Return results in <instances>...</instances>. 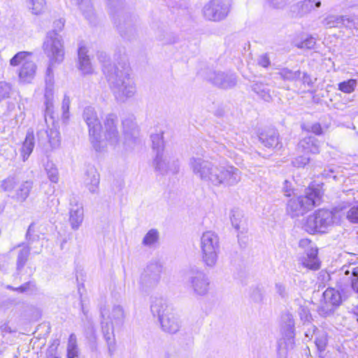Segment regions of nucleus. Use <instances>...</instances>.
Returning <instances> with one entry per match:
<instances>
[{
    "label": "nucleus",
    "mask_w": 358,
    "mask_h": 358,
    "mask_svg": "<svg viewBox=\"0 0 358 358\" xmlns=\"http://www.w3.org/2000/svg\"><path fill=\"white\" fill-rule=\"evenodd\" d=\"M18 180L15 176H8L1 182V188L6 192H12L17 184Z\"/></svg>",
    "instance_id": "obj_41"
},
{
    "label": "nucleus",
    "mask_w": 358,
    "mask_h": 358,
    "mask_svg": "<svg viewBox=\"0 0 358 358\" xmlns=\"http://www.w3.org/2000/svg\"><path fill=\"white\" fill-rule=\"evenodd\" d=\"M70 99L67 95H64L63 101H62V110L63 111V118L64 119H68L69 118V106H70Z\"/></svg>",
    "instance_id": "obj_51"
},
{
    "label": "nucleus",
    "mask_w": 358,
    "mask_h": 358,
    "mask_svg": "<svg viewBox=\"0 0 358 358\" xmlns=\"http://www.w3.org/2000/svg\"><path fill=\"white\" fill-rule=\"evenodd\" d=\"M298 150L303 153L317 154L320 152L318 140L313 136H308L299 141Z\"/></svg>",
    "instance_id": "obj_24"
},
{
    "label": "nucleus",
    "mask_w": 358,
    "mask_h": 358,
    "mask_svg": "<svg viewBox=\"0 0 358 358\" xmlns=\"http://www.w3.org/2000/svg\"><path fill=\"white\" fill-rule=\"evenodd\" d=\"M326 28L346 27V16L329 15L322 21Z\"/></svg>",
    "instance_id": "obj_32"
},
{
    "label": "nucleus",
    "mask_w": 358,
    "mask_h": 358,
    "mask_svg": "<svg viewBox=\"0 0 358 358\" xmlns=\"http://www.w3.org/2000/svg\"><path fill=\"white\" fill-rule=\"evenodd\" d=\"M29 55V52H19L10 60V64L14 66L22 63L18 71L19 79L22 83H29L36 76L37 66L33 61L27 59Z\"/></svg>",
    "instance_id": "obj_12"
},
{
    "label": "nucleus",
    "mask_w": 358,
    "mask_h": 358,
    "mask_svg": "<svg viewBox=\"0 0 358 358\" xmlns=\"http://www.w3.org/2000/svg\"><path fill=\"white\" fill-rule=\"evenodd\" d=\"M45 169L49 180L52 182L57 183L59 180V173L55 165L52 162H48Z\"/></svg>",
    "instance_id": "obj_40"
},
{
    "label": "nucleus",
    "mask_w": 358,
    "mask_h": 358,
    "mask_svg": "<svg viewBox=\"0 0 358 358\" xmlns=\"http://www.w3.org/2000/svg\"><path fill=\"white\" fill-rule=\"evenodd\" d=\"M185 284L194 294L205 296L210 290V281L201 268L193 266L186 272Z\"/></svg>",
    "instance_id": "obj_9"
},
{
    "label": "nucleus",
    "mask_w": 358,
    "mask_h": 358,
    "mask_svg": "<svg viewBox=\"0 0 358 358\" xmlns=\"http://www.w3.org/2000/svg\"><path fill=\"white\" fill-rule=\"evenodd\" d=\"M346 218L352 223L358 224V205L352 206L347 211Z\"/></svg>",
    "instance_id": "obj_48"
},
{
    "label": "nucleus",
    "mask_w": 358,
    "mask_h": 358,
    "mask_svg": "<svg viewBox=\"0 0 358 358\" xmlns=\"http://www.w3.org/2000/svg\"><path fill=\"white\" fill-rule=\"evenodd\" d=\"M45 117L50 115L52 118V108H53V99H54V86L45 85Z\"/></svg>",
    "instance_id": "obj_31"
},
{
    "label": "nucleus",
    "mask_w": 358,
    "mask_h": 358,
    "mask_svg": "<svg viewBox=\"0 0 358 358\" xmlns=\"http://www.w3.org/2000/svg\"><path fill=\"white\" fill-rule=\"evenodd\" d=\"M163 266L158 261L150 262L141 273L139 280L140 289L143 292L154 289L159 283Z\"/></svg>",
    "instance_id": "obj_11"
},
{
    "label": "nucleus",
    "mask_w": 358,
    "mask_h": 358,
    "mask_svg": "<svg viewBox=\"0 0 358 358\" xmlns=\"http://www.w3.org/2000/svg\"><path fill=\"white\" fill-rule=\"evenodd\" d=\"M30 251L31 248L29 245L24 247L19 251L16 262V269L18 273H20L26 264L30 254Z\"/></svg>",
    "instance_id": "obj_34"
},
{
    "label": "nucleus",
    "mask_w": 358,
    "mask_h": 358,
    "mask_svg": "<svg viewBox=\"0 0 358 358\" xmlns=\"http://www.w3.org/2000/svg\"><path fill=\"white\" fill-rule=\"evenodd\" d=\"M310 131L316 135H320L322 133V129L319 123L313 124Z\"/></svg>",
    "instance_id": "obj_62"
},
{
    "label": "nucleus",
    "mask_w": 358,
    "mask_h": 358,
    "mask_svg": "<svg viewBox=\"0 0 358 358\" xmlns=\"http://www.w3.org/2000/svg\"><path fill=\"white\" fill-rule=\"evenodd\" d=\"M103 320L101 322L102 332L108 345V353L112 357L115 351V338L113 333V325L122 326L124 323L125 314L121 306H114L110 313L106 309L101 310Z\"/></svg>",
    "instance_id": "obj_4"
},
{
    "label": "nucleus",
    "mask_w": 358,
    "mask_h": 358,
    "mask_svg": "<svg viewBox=\"0 0 358 358\" xmlns=\"http://www.w3.org/2000/svg\"><path fill=\"white\" fill-rule=\"evenodd\" d=\"M150 310L155 317H157L164 331L176 334L180 328L178 317L172 312L162 298L155 299L151 303Z\"/></svg>",
    "instance_id": "obj_5"
},
{
    "label": "nucleus",
    "mask_w": 358,
    "mask_h": 358,
    "mask_svg": "<svg viewBox=\"0 0 358 358\" xmlns=\"http://www.w3.org/2000/svg\"><path fill=\"white\" fill-rule=\"evenodd\" d=\"M12 91L11 85L6 82H0V101L7 99L10 96Z\"/></svg>",
    "instance_id": "obj_46"
},
{
    "label": "nucleus",
    "mask_w": 358,
    "mask_h": 358,
    "mask_svg": "<svg viewBox=\"0 0 358 358\" xmlns=\"http://www.w3.org/2000/svg\"><path fill=\"white\" fill-rule=\"evenodd\" d=\"M33 181L26 180L22 182L15 190L12 198L17 202H24L28 198L33 188Z\"/></svg>",
    "instance_id": "obj_27"
},
{
    "label": "nucleus",
    "mask_w": 358,
    "mask_h": 358,
    "mask_svg": "<svg viewBox=\"0 0 358 358\" xmlns=\"http://www.w3.org/2000/svg\"><path fill=\"white\" fill-rule=\"evenodd\" d=\"M118 118L114 113L107 114L103 120V126L101 127V136L111 145H116L119 142V131L117 129Z\"/></svg>",
    "instance_id": "obj_13"
},
{
    "label": "nucleus",
    "mask_w": 358,
    "mask_h": 358,
    "mask_svg": "<svg viewBox=\"0 0 358 358\" xmlns=\"http://www.w3.org/2000/svg\"><path fill=\"white\" fill-rule=\"evenodd\" d=\"M31 282H26L17 288H13L14 290H17L21 293L26 292L29 290Z\"/></svg>",
    "instance_id": "obj_64"
},
{
    "label": "nucleus",
    "mask_w": 358,
    "mask_h": 358,
    "mask_svg": "<svg viewBox=\"0 0 358 358\" xmlns=\"http://www.w3.org/2000/svg\"><path fill=\"white\" fill-rule=\"evenodd\" d=\"M207 79L213 85L227 89L236 85V76L232 73H225L222 71H210L207 76Z\"/></svg>",
    "instance_id": "obj_16"
},
{
    "label": "nucleus",
    "mask_w": 358,
    "mask_h": 358,
    "mask_svg": "<svg viewBox=\"0 0 358 358\" xmlns=\"http://www.w3.org/2000/svg\"><path fill=\"white\" fill-rule=\"evenodd\" d=\"M257 63L259 66L267 68L270 64V59L266 54L260 55L257 59Z\"/></svg>",
    "instance_id": "obj_55"
},
{
    "label": "nucleus",
    "mask_w": 358,
    "mask_h": 358,
    "mask_svg": "<svg viewBox=\"0 0 358 358\" xmlns=\"http://www.w3.org/2000/svg\"><path fill=\"white\" fill-rule=\"evenodd\" d=\"M71 208L69 211V222L73 229L77 230L83 221V207L81 203L76 202L75 205L71 201Z\"/></svg>",
    "instance_id": "obj_23"
},
{
    "label": "nucleus",
    "mask_w": 358,
    "mask_h": 358,
    "mask_svg": "<svg viewBox=\"0 0 358 358\" xmlns=\"http://www.w3.org/2000/svg\"><path fill=\"white\" fill-rule=\"evenodd\" d=\"M251 297L255 301L259 302L262 300L263 295L259 289H255L253 290Z\"/></svg>",
    "instance_id": "obj_60"
},
{
    "label": "nucleus",
    "mask_w": 358,
    "mask_h": 358,
    "mask_svg": "<svg viewBox=\"0 0 358 358\" xmlns=\"http://www.w3.org/2000/svg\"><path fill=\"white\" fill-rule=\"evenodd\" d=\"M315 45V40L313 37H309L305 41L301 43V45L299 46L301 48H307L312 49L314 48Z\"/></svg>",
    "instance_id": "obj_56"
},
{
    "label": "nucleus",
    "mask_w": 358,
    "mask_h": 358,
    "mask_svg": "<svg viewBox=\"0 0 358 358\" xmlns=\"http://www.w3.org/2000/svg\"><path fill=\"white\" fill-rule=\"evenodd\" d=\"M346 27L358 29V17L346 16Z\"/></svg>",
    "instance_id": "obj_54"
},
{
    "label": "nucleus",
    "mask_w": 358,
    "mask_h": 358,
    "mask_svg": "<svg viewBox=\"0 0 358 358\" xmlns=\"http://www.w3.org/2000/svg\"><path fill=\"white\" fill-rule=\"evenodd\" d=\"M338 213L337 208L334 210L319 209L307 217L303 228L309 234L325 233L338 221Z\"/></svg>",
    "instance_id": "obj_6"
},
{
    "label": "nucleus",
    "mask_w": 358,
    "mask_h": 358,
    "mask_svg": "<svg viewBox=\"0 0 358 358\" xmlns=\"http://www.w3.org/2000/svg\"><path fill=\"white\" fill-rule=\"evenodd\" d=\"M159 240V232L157 229H152L145 235L142 244L145 246H152Z\"/></svg>",
    "instance_id": "obj_39"
},
{
    "label": "nucleus",
    "mask_w": 358,
    "mask_h": 358,
    "mask_svg": "<svg viewBox=\"0 0 358 358\" xmlns=\"http://www.w3.org/2000/svg\"><path fill=\"white\" fill-rule=\"evenodd\" d=\"M301 81L303 84L307 85L308 87H312L314 84V81L310 77V75H308L307 73H303V77L301 78Z\"/></svg>",
    "instance_id": "obj_58"
},
{
    "label": "nucleus",
    "mask_w": 358,
    "mask_h": 358,
    "mask_svg": "<svg viewBox=\"0 0 358 358\" xmlns=\"http://www.w3.org/2000/svg\"><path fill=\"white\" fill-rule=\"evenodd\" d=\"M232 226L239 230L244 224V219L242 213L238 210H233L230 217Z\"/></svg>",
    "instance_id": "obj_42"
},
{
    "label": "nucleus",
    "mask_w": 358,
    "mask_h": 358,
    "mask_svg": "<svg viewBox=\"0 0 358 358\" xmlns=\"http://www.w3.org/2000/svg\"><path fill=\"white\" fill-rule=\"evenodd\" d=\"M161 164L165 168V169L161 170L157 167L155 157L153 160V166H155L156 171H158L162 175L168 173L176 174L178 172L180 165L178 159L164 155V153L161 154Z\"/></svg>",
    "instance_id": "obj_19"
},
{
    "label": "nucleus",
    "mask_w": 358,
    "mask_h": 358,
    "mask_svg": "<svg viewBox=\"0 0 358 358\" xmlns=\"http://www.w3.org/2000/svg\"><path fill=\"white\" fill-rule=\"evenodd\" d=\"M299 247L304 248L307 252V251L310 250L311 247H315V245L310 240L304 238L299 241Z\"/></svg>",
    "instance_id": "obj_57"
},
{
    "label": "nucleus",
    "mask_w": 358,
    "mask_h": 358,
    "mask_svg": "<svg viewBox=\"0 0 358 358\" xmlns=\"http://www.w3.org/2000/svg\"><path fill=\"white\" fill-rule=\"evenodd\" d=\"M324 305L321 306L320 313L325 315H331L334 311V308L341 305L343 300L336 288H327L323 293Z\"/></svg>",
    "instance_id": "obj_15"
},
{
    "label": "nucleus",
    "mask_w": 358,
    "mask_h": 358,
    "mask_svg": "<svg viewBox=\"0 0 358 358\" xmlns=\"http://www.w3.org/2000/svg\"><path fill=\"white\" fill-rule=\"evenodd\" d=\"M275 289L276 294L279 296L281 300L285 302L289 301L291 296V292L289 286L283 282H276L275 285Z\"/></svg>",
    "instance_id": "obj_37"
},
{
    "label": "nucleus",
    "mask_w": 358,
    "mask_h": 358,
    "mask_svg": "<svg viewBox=\"0 0 358 358\" xmlns=\"http://www.w3.org/2000/svg\"><path fill=\"white\" fill-rule=\"evenodd\" d=\"M336 290L339 293L343 301L347 300L352 294L350 285L342 284L341 282L337 285Z\"/></svg>",
    "instance_id": "obj_44"
},
{
    "label": "nucleus",
    "mask_w": 358,
    "mask_h": 358,
    "mask_svg": "<svg viewBox=\"0 0 358 358\" xmlns=\"http://www.w3.org/2000/svg\"><path fill=\"white\" fill-rule=\"evenodd\" d=\"M252 90L266 101H270L271 96L268 87L263 83H256L252 85Z\"/></svg>",
    "instance_id": "obj_36"
},
{
    "label": "nucleus",
    "mask_w": 358,
    "mask_h": 358,
    "mask_svg": "<svg viewBox=\"0 0 358 358\" xmlns=\"http://www.w3.org/2000/svg\"><path fill=\"white\" fill-rule=\"evenodd\" d=\"M78 61L89 57L87 55V50L85 46H80L78 51Z\"/></svg>",
    "instance_id": "obj_59"
},
{
    "label": "nucleus",
    "mask_w": 358,
    "mask_h": 358,
    "mask_svg": "<svg viewBox=\"0 0 358 358\" xmlns=\"http://www.w3.org/2000/svg\"><path fill=\"white\" fill-rule=\"evenodd\" d=\"M124 57H126L125 55H123L120 57V61H118L117 63H114L113 65L110 63L109 58L107 55V54L104 52H97V58L99 60L101 63L103 64V71L104 72L105 66H107L108 69L110 67H113L115 65H119V63L121 62V59Z\"/></svg>",
    "instance_id": "obj_45"
},
{
    "label": "nucleus",
    "mask_w": 358,
    "mask_h": 358,
    "mask_svg": "<svg viewBox=\"0 0 358 358\" xmlns=\"http://www.w3.org/2000/svg\"><path fill=\"white\" fill-rule=\"evenodd\" d=\"M320 0H303L291 6V11L298 17H303L321 6Z\"/></svg>",
    "instance_id": "obj_18"
},
{
    "label": "nucleus",
    "mask_w": 358,
    "mask_h": 358,
    "mask_svg": "<svg viewBox=\"0 0 358 358\" xmlns=\"http://www.w3.org/2000/svg\"><path fill=\"white\" fill-rule=\"evenodd\" d=\"M85 17L92 23L95 21V14L91 0H75Z\"/></svg>",
    "instance_id": "obj_29"
},
{
    "label": "nucleus",
    "mask_w": 358,
    "mask_h": 358,
    "mask_svg": "<svg viewBox=\"0 0 358 358\" xmlns=\"http://www.w3.org/2000/svg\"><path fill=\"white\" fill-rule=\"evenodd\" d=\"M152 141V148L155 152L156 164L159 169L164 170L165 168L161 164V154L164 153V142L163 138V132L159 131L157 134H152L150 136Z\"/></svg>",
    "instance_id": "obj_20"
},
{
    "label": "nucleus",
    "mask_w": 358,
    "mask_h": 358,
    "mask_svg": "<svg viewBox=\"0 0 358 358\" xmlns=\"http://www.w3.org/2000/svg\"><path fill=\"white\" fill-rule=\"evenodd\" d=\"M310 162V158L306 156H299L294 158L292 163L295 167H304Z\"/></svg>",
    "instance_id": "obj_49"
},
{
    "label": "nucleus",
    "mask_w": 358,
    "mask_h": 358,
    "mask_svg": "<svg viewBox=\"0 0 358 358\" xmlns=\"http://www.w3.org/2000/svg\"><path fill=\"white\" fill-rule=\"evenodd\" d=\"M78 68L84 74L91 73L92 67L90 57L78 61Z\"/></svg>",
    "instance_id": "obj_47"
},
{
    "label": "nucleus",
    "mask_w": 358,
    "mask_h": 358,
    "mask_svg": "<svg viewBox=\"0 0 358 358\" xmlns=\"http://www.w3.org/2000/svg\"><path fill=\"white\" fill-rule=\"evenodd\" d=\"M78 355L79 349L77 343V338L74 334H71L68 340L66 357L67 358H76Z\"/></svg>",
    "instance_id": "obj_33"
},
{
    "label": "nucleus",
    "mask_w": 358,
    "mask_h": 358,
    "mask_svg": "<svg viewBox=\"0 0 358 358\" xmlns=\"http://www.w3.org/2000/svg\"><path fill=\"white\" fill-rule=\"evenodd\" d=\"M43 48L45 54L49 58V65L45 76V85L54 86L53 69L55 64L61 63L64 57L62 36L55 30L49 31L43 42Z\"/></svg>",
    "instance_id": "obj_3"
},
{
    "label": "nucleus",
    "mask_w": 358,
    "mask_h": 358,
    "mask_svg": "<svg viewBox=\"0 0 358 358\" xmlns=\"http://www.w3.org/2000/svg\"><path fill=\"white\" fill-rule=\"evenodd\" d=\"M37 136L40 143H43L48 140L52 148L59 147L60 144L59 132L55 127L47 130L41 129L38 131Z\"/></svg>",
    "instance_id": "obj_21"
},
{
    "label": "nucleus",
    "mask_w": 358,
    "mask_h": 358,
    "mask_svg": "<svg viewBox=\"0 0 358 358\" xmlns=\"http://www.w3.org/2000/svg\"><path fill=\"white\" fill-rule=\"evenodd\" d=\"M282 320L286 324L287 329L292 331L294 327V322L292 315L289 313L285 314L282 316Z\"/></svg>",
    "instance_id": "obj_52"
},
{
    "label": "nucleus",
    "mask_w": 358,
    "mask_h": 358,
    "mask_svg": "<svg viewBox=\"0 0 358 358\" xmlns=\"http://www.w3.org/2000/svg\"><path fill=\"white\" fill-rule=\"evenodd\" d=\"M229 8L222 0H212L203 9L204 17L212 21H220L226 17Z\"/></svg>",
    "instance_id": "obj_14"
},
{
    "label": "nucleus",
    "mask_w": 358,
    "mask_h": 358,
    "mask_svg": "<svg viewBox=\"0 0 358 358\" xmlns=\"http://www.w3.org/2000/svg\"><path fill=\"white\" fill-rule=\"evenodd\" d=\"M136 20L131 17L127 20H124L117 25L120 34L128 39L134 36L136 33Z\"/></svg>",
    "instance_id": "obj_26"
},
{
    "label": "nucleus",
    "mask_w": 358,
    "mask_h": 358,
    "mask_svg": "<svg viewBox=\"0 0 358 358\" xmlns=\"http://www.w3.org/2000/svg\"><path fill=\"white\" fill-rule=\"evenodd\" d=\"M320 191L309 188L306 189L304 196L290 199L287 201L286 210L291 217H299L320 205Z\"/></svg>",
    "instance_id": "obj_7"
},
{
    "label": "nucleus",
    "mask_w": 358,
    "mask_h": 358,
    "mask_svg": "<svg viewBox=\"0 0 358 358\" xmlns=\"http://www.w3.org/2000/svg\"><path fill=\"white\" fill-rule=\"evenodd\" d=\"M130 69L127 57L121 59L119 65L108 68L105 66L104 73L115 99L124 103L133 97L136 92V85L131 78Z\"/></svg>",
    "instance_id": "obj_2"
},
{
    "label": "nucleus",
    "mask_w": 358,
    "mask_h": 358,
    "mask_svg": "<svg viewBox=\"0 0 358 358\" xmlns=\"http://www.w3.org/2000/svg\"><path fill=\"white\" fill-rule=\"evenodd\" d=\"M266 3L273 8H282L289 0H265Z\"/></svg>",
    "instance_id": "obj_50"
},
{
    "label": "nucleus",
    "mask_w": 358,
    "mask_h": 358,
    "mask_svg": "<svg viewBox=\"0 0 358 358\" xmlns=\"http://www.w3.org/2000/svg\"><path fill=\"white\" fill-rule=\"evenodd\" d=\"M99 180V174L96 169L90 167L85 173V184L91 193L98 192Z\"/></svg>",
    "instance_id": "obj_25"
},
{
    "label": "nucleus",
    "mask_w": 358,
    "mask_h": 358,
    "mask_svg": "<svg viewBox=\"0 0 358 358\" xmlns=\"http://www.w3.org/2000/svg\"><path fill=\"white\" fill-rule=\"evenodd\" d=\"M122 127L125 141L124 144L129 148H132L138 141V129L133 117L125 118L122 120Z\"/></svg>",
    "instance_id": "obj_17"
},
{
    "label": "nucleus",
    "mask_w": 358,
    "mask_h": 358,
    "mask_svg": "<svg viewBox=\"0 0 358 358\" xmlns=\"http://www.w3.org/2000/svg\"><path fill=\"white\" fill-rule=\"evenodd\" d=\"M282 189H283L285 196H290L292 195V185L288 180H285Z\"/></svg>",
    "instance_id": "obj_61"
},
{
    "label": "nucleus",
    "mask_w": 358,
    "mask_h": 358,
    "mask_svg": "<svg viewBox=\"0 0 358 358\" xmlns=\"http://www.w3.org/2000/svg\"><path fill=\"white\" fill-rule=\"evenodd\" d=\"M83 117L88 127L91 143L96 151H99L101 148V124L95 109L91 106L85 108Z\"/></svg>",
    "instance_id": "obj_10"
},
{
    "label": "nucleus",
    "mask_w": 358,
    "mask_h": 358,
    "mask_svg": "<svg viewBox=\"0 0 358 358\" xmlns=\"http://www.w3.org/2000/svg\"><path fill=\"white\" fill-rule=\"evenodd\" d=\"M34 147V131L31 129H29L26 134L25 140L23 143L21 152L23 157V160L25 161L27 159L29 156L33 151Z\"/></svg>",
    "instance_id": "obj_30"
},
{
    "label": "nucleus",
    "mask_w": 358,
    "mask_h": 358,
    "mask_svg": "<svg viewBox=\"0 0 358 358\" xmlns=\"http://www.w3.org/2000/svg\"><path fill=\"white\" fill-rule=\"evenodd\" d=\"M34 224L31 223L27 229L26 236H25L26 240L27 241V245H30L31 244H32L35 240V238L33 237V234H32L34 232Z\"/></svg>",
    "instance_id": "obj_53"
},
{
    "label": "nucleus",
    "mask_w": 358,
    "mask_h": 358,
    "mask_svg": "<svg viewBox=\"0 0 358 358\" xmlns=\"http://www.w3.org/2000/svg\"><path fill=\"white\" fill-rule=\"evenodd\" d=\"M28 7L34 15H40L44 12L45 0H28Z\"/></svg>",
    "instance_id": "obj_38"
},
{
    "label": "nucleus",
    "mask_w": 358,
    "mask_h": 358,
    "mask_svg": "<svg viewBox=\"0 0 358 358\" xmlns=\"http://www.w3.org/2000/svg\"><path fill=\"white\" fill-rule=\"evenodd\" d=\"M351 289L352 290L357 294L358 297V276L357 278H352L351 280Z\"/></svg>",
    "instance_id": "obj_63"
},
{
    "label": "nucleus",
    "mask_w": 358,
    "mask_h": 358,
    "mask_svg": "<svg viewBox=\"0 0 358 358\" xmlns=\"http://www.w3.org/2000/svg\"><path fill=\"white\" fill-rule=\"evenodd\" d=\"M302 264L311 270L319 269L320 262L317 259V249L315 247H311L310 250L307 251L306 257L302 259Z\"/></svg>",
    "instance_id": "obj_28"
},
{
    "label": "nucleus",
    "mask_w": 358,
    "mask_h": 358,
    "mask_svg": "<svg viewBox=\"0 0 358 358\" xmlns=\"http://www.w3.org/2000/svg\"><path fill=\"white\" fill-rule=\"evenodd\" d=\"M202 260L208 267H214L220 252L218 236L212 231L203 232L200 239Z\"/></svg>",
    "instance_id": "obj_8"
},
{
    "label": "nucleus",
    "mask_w": 358,
    "mask_h": 358,
    "mask_svg": "<svg viewBox=\"0 0 358 358\" xmlns=\"http://www.w3.org/2000/svg\"><path fill=\"white\" fill-rule=\"evenodd\" d=\"M189 166L196 177L208 185L217 187L236 185L241 178L238 169L200 157H191Z\"/></svg>",
    "instance_id": "obj_1"
},
{
    "label": "nucleus",
    "mask_w": 358,
    "mask_h": 358,
    "mask_svg": "<svg viewBox=\"0 0 358 358\" xmlns=\"http://www.w3.org/2000/svg\"><path fill=\"white\" fill-rule=\"evenodd\" d=\"M357 80L350 79L346 81L341 82L338 84V90L344 93L350 94L355 90L357 86Z\"/></svg>",
    "instance_id": "obj_43"
},
{
    "label": "nucleus",
    "mask_w": 358,
    "mask_h": 358,
    "mask_svg": "<svg viewBox=\"0 0 358 358\" xmlns=\"http://www.w3.org/2000/svg\"><path fill=\"white\" fill-rule=\"evenodd\" d=\"M278 74L284 80L296 81L300 78L301 73L299 70L292 71L288 68H282Z\"/></svg>",
    "instance_id": "obj_35"
},
{
    "label": "nucleus",
    "mask_w": 358,
    "mask_h": 358,
    "mask_svg": "<svg viewBox=\"0 0 358 358\" xmlns=\"http://www.w3.org/2000/svg\"><path fill=\"white\" fill-rule=\"evenodd\" d=\"M259 139L265 147L277 150L282 148V144L279 142V134L275 129H268L261 133Z\"/></svg>",
    "instance_id": "obj_22"
}]
</instances>
